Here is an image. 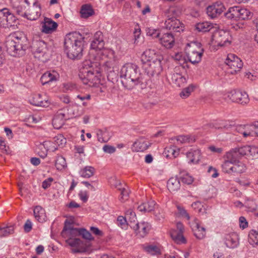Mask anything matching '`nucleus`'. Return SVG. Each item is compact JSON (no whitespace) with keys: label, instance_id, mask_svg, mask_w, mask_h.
Wrapping results in <instances>:
<instances>
[{"label":"nucleus","instance_id":"nucleus-31","mask_svg":"<svg viewBox=\"0 0 258 258\" xmlns=\"http://www.w3.org/2000/svg\"><path fill=\"white\" fill-rule=\"evenodd\" d=\"M216 24H214L209 22H203L199 23L196 25V29L200 32H207L213 29H216Z\"/></svg>","mask_w":258,"mask_h":258},{"label":"nucleus","instance_id":"nucleus-21","mask_svg":"<svg viewBox=\"0 0 258 258\" xmlns=\"http://www.w3.org/2000/svg\"><path fill=\"white\" fill-rule=\"evenodd\" d=\"M159 38L160 43L165 47L171 48L174 46L175 39L171 32L164 33Z\"/></svg>","mask_w":258,"mask_h":258},{"label":"nucleus","instance_id":"nucleus-34","mask_svg":"<svg viewBox=\"0 0 258 258\" xmlns=\"http://www.w3.org/2000/svg\"><path fill=\"white\" fill-rule=\"evenodd\" d=\"M7 20L6 21L4 28L13 27L15 28L18 24V19L9 10L7 14Z\"/></svg>","mask_w":258,"mask_h":258},{"label":"nucleus","instance_id":"nucleus-26","mask_svg":"<svg viewBox=\"0 0 258 258\" xmlns=\"http://www.w3.org/2000/svg\"><path fill=\"white\" fill-rule=\"evenodd\" d=\"M155 51L153 49H149L146 50L141 56V61L145 65L158 58Z\"/></svg>","mask_w":258,"mask_h":258},{"label":"nucleus","instance_id":"nucleus-49","mask_svg":"<svg viewBox=\"0 0 258 258\" xmlns=\"http://www.w3.org/2000/svg\"><path fill=\"white\" fill-rule=\"evenodd\" d=\"M9 13V9L4 8L0 10V25L4 28L6 20H7V14Z\"/></svg>","mask_w":258,"mask_h":258},{"label":"nucleus","instance_id":"nucleus-19","mask_svg":"<svg viewBox=\"0 0 258 258\" xmlns=\"http://www.w3.org/2000/svg\"><path fill=\"white\" fill-rule=\"evenodd\" d=\"M24 13L26 15L20 16L24 18H27L30 20H36L38 19L41 15L40 6L36 1V4L33 5L32 7L30 8L28 12H24Z\"/></svg>","mask_w":258,"mask_h":258},{"label":"nucleus","instance_id":"nucleus-36","mask_svg":"<svg viewBox=\"0 0 258 258\" xmlns=\"http://www.w3.org/2000/svg\"><path fill=\"white\" fill-rule=\"evenodd\" d=\"M194 235L199 239L204 238L206 235L205 228L200 226L199 224L195 222V225L192 227Z\"/></svg>","mask_w":258,"mask_h":258},{"label":"nucleus","instance_id":"nucleus-15","mask_svg":"<svg viewBox=\"0 0 258 258\" xmlns=\"http://www.w3.org/2000/svg\"><path fill=\"white\" fill-rule=\"evenodd\" d=\"M167 17L168 18L165 22L166 29L176 32L183 31L184 25L179 20L174 17H170L169 16Z\"/></svg>","mask_w":258,"mask_h":258},{"label":"nucleus","instance_id":"nucleus-60","mask_svg":"<svg viewBox=\"0 0 258 258\" xmlns=\"http://www.w3.org/2000/svg\"><path fill=\"white\" fill-rule=\"evenodd\" d=\"M119 190L121 191V197L119 200L121 202H124L128 197L129 192L124 186H121V189Z\"/></svg>","mask_w":258,"mask_h":258},{"label":"nucleus","instance_id":"nucleus-12","mask_svg":"<svg viewBox=\"0 0 258 258\" xmlns=\"http://www.w3.org/2000/svg\"><path fill=\"white\" fill-rule=\"evenodd\" d=\"M228 35V33L223 30H216L214 31L212 37V43L219 46H223L227 43H230Z\"/></svg>","mask_w":258,"mask_h":258},{"label":"nucleus","instance_id":"nucleus-54","mask_svg":"<svg viewBox=\"0 0 258 258\" xmlns=\"http://www.w3.org/2000/svg\"><path fill=\"white\" fill-rule=\"evenodd\" d=\"M109 182L112 186L117 188L118 190L121 189V186H122L121 183L119 180H117L116 177H111L110 178Z\"/></svg>","mask_w":258,"mask_h":258},{"label":"nucleus","instance_id":"nucleus-7","mask_svg":"<svg viewBox=\"0 0 258 258\" xmlns=\"http://www.w3.org/2000/svg\"><path fill=\"white\" fill-rule=\"evenodd\" d=\"M188 45L189 46L187 53L188 60L192 64L199 63L201 60L204 51L201 43L194 42L188 44Z\"/></svg>","mask_w":258,"mask_h":258},{"label":"nucleus","instance_id":"nucleus-46","mask_svg":"<svg viewBox=\"0 0 258 258\" xmlns=\"http://www.w3.org/2000/svg\"><path fill=\"white\" fill-rule=\"evenodd\" d=\"M195 87L193 85L191 84L187 87L184 88L182 91L180 93V96L183 98L185 99L187 98L194 91Z\"/></svg>","mask_w":258,"mask_h":258},{"label":"nucleus","instance_id":"nucleus-63","mask_svg":"<svg viewBox=\"0 0 258 258\" xmlns=\"http://www.w3.org/2000/svg\"><path fill=\"white\" fill-rule=\"evenodd\" d=\"M177 208L178 213L180 216L185 217L187 220H189L190 217L188 214L183 207L177 206Z\"/></svg>","mask_w":258,"mask_h":258},{"label":"nucleus","instance_id":"nucleus-39","mask_svg":"<svg viewBox=\"0 0 258 258\" xmlns=\"http://www.w3.org/2000/svg\"><path fill=\"white\" fill-rule=\"evenodd\" d=\"M246 169L245 165L239 161L233 163L232 174H240L244 172Z\"/></svg>","mask_w":258,"mask_h":258},{"label":"nucleus","instance_id":"nucleus-29","mask_svg":"<svg viewBox=\"0 0 258 258\" xmlns=\"http://www.w3.org/2000/svg\"><path fill=\"white\" fill-rule=\"evenodd\" d=\"M34 216L35 219L40 223H43L47 220L45 211L39 206H36L33 210Z\"/></svg>","mask_w":258,"mask_h":258},{"label":"nucleus","instance_id":"nucleus-48","mask_svg":"<svg viewBox=\"0 0 258 258\" xmlns=\"http://www.w3.org/2000/svg\"><path fill=\"white\" fill-rule=\"evenodd\" d=\"M248 241L251 245L258 244V232L255 230H251L249 235Z\"/></svg>","mask_w":258,"mask_h":258},{"label":"nucleus","instance_id":"nucleus-35","mask_svg":"<svg viewBox=\"0 0 258 258\" xmlns=\"http://www.w3.org/2000/svg\"><path fill=\"white\" fill-rule=\"evenodd\" d=\"M186 156L189 159L190 163H198L200 160L201 151L198 149H191L187 152Z\"/></svg>","mask_w":258,"mask_h":258},{"label":"nucleus","instance_id":"nucleus-5","mask_svg":"<svg viewBox=\"0 0 258 258\" xmlns=\"http://www.w3.org/2000/svg\"><path fill=\"white\" fill-rule=\"evenodd\" d=\"M29 48L35 57L45 62L49 59L50 54L47 44L40 39H33Z\"/></svg>","mask_w":258,"mask_h":258},{"label":"nucleus","instance_id":"nucleus-4","mask_svg":"<svg viewBox=\"0 0 258 258\" xmlns=\"http://www.w3.org/2000/svg\"><path fill=\"white\" fill-rule=\"evenodd\" d=\"M99 64L86 60L83 62L79 72V78L83 84L93 86L99 82L101 71Z\"/></svg>","mask_w":258,"mask_h":258},{"label":"nucleus","instance_id":"nucleus-10","mask_svg":"<svg viewBox=\"0 0 258 258\" xmlns=\"http://www.w3.org/2000/svg\"><path fill=\"white\" fill-rule=\"evenodd\" d=\"M11 6L14 12L18 15H26L24 11L26 7L24 4L27 6H30L31 4L35 5L36 0H10Z\"/></svg>","mask_w":258,"mask_h":258},{"label":"nucleus","instance_id":"nucleus-3","mask_svg":"<svg viewBox=\"0 0 258 258\" xmlns=\"http://www.w3.org/2000/svg\"><path fill=\"white\" fill-rule=\"evenodd\" d=\"M30 42L23 32H17L11 34L6 41L8 53L11 56L22 55L30 47Z\"/></svg>","mask_w":258,"mask_h":258},{"label":"nucleus","instance_id":"nucleus-42","mask_svg":"<svg viewBox=\"0 0 258 258\" xmlns=\"http://www.w3.org/2000/svg\"><path fill=\"white\" fill-rule=\"evenodd\" d=\"M66 107L68 108L67 113L68 118L67 119L76 117L80 115L79 113L78 106L76 104L69 105L68 106H66Z\"/></svg>","mask_w":258,"mask_h":258},{"label":"nucleus","instance_id":"nucleus-37","mask_svg":"<svg viewBox=\"0 0 258 258\" xmlns=\"http://www.w3.org/2000/svg\"><path fill=\"white\" fill-rule=\"evenodd\" d=\"M94 14L92 6L89 4L82 5L80 10L81 17L83 18H88Z\"/></svg>","mask_w":258,"mask_h":258},{"label":"nucleus","instance_id":"nucleus-23","mask_svg":"<svg viewBox=\"0 0 258 258\" xmlns=\"http://www.w3.org/2000/svg\"><path fill=\"white\" fill-rule=\"evenodd\" d=\"M64 111L59 109L55 114L53 120L52 125L54 128L60 129L64 124Z\"/></svg>","mask_w":258,"mask_h":258},{"label":"nucleus","instance_id":"nucleus-44","mask_svg":"<svg viewBox=\"0 0 258 258\" xmlns=\"http://www.w3.org/2000/svg\"><path fill=\"white\" fill-rule=\"evenodd\" d=\"M15 228L14 225L7 226L4 227H0V236L7 237L14 233Z\"/></svg>","mask_w":258,"mask_h":258},{"label":"nucleus","instance_id":"nucleus-14","mask_svg":"<svg viewBox=\"0 0 258 258\" xmlns=\"http://www.w3.org/2000/svg\"><path fill=\"white\" fill-rule=\"evenodd\" d=\"M228 96L233 102L243 105L247 104L249 101L248 96L246 92L238 90L231 91Z\"/></svg>","mask_w":258,"mask_h":258},{"label":"nucleus","instance_id":"nucleus-61","mask_svg":"<svg viewBox=\"0 0 258 258\" xmlns=\"http://www.w3.org/2000/svg\"><path fill=\"white\" fill-rule=\"evenodd\" d=\"M82 183L92 191H95L97 187V183L95 181H91V183L88 181H83Z\"/></svg>","mask_w":258,"mask_h":258},{"label":"nucleus","instance_id":"nucleus-1","mask_svg":"<svg viewBox=\"0 0 258 258\" xmlns=\"http://www.w3.org/2000/svg\"><path fill=\"white\" fill-rule=\"evenodd\" d=\"M144 75L140 73L139 68L135 64L127 63L124 64L120 72V77L123 86L128 90H131L136 86L141 89L146 86V80Z\"/></svg>","mask_w":258,"mask_h":258},{"label":"nucleus","instance_id":"nucleus-11","mask_svg":"<svg viewBox=\"0 0 258 258\" xmlns=\"http://www.w3.org/2000/svg\"><path fill=\"white\" fill-rule=\"evenodd\" d=\"M105 42L103 40V34L101 31L96 32L94 35L93 40L91 43V48L96 50H99L100 53L104 55L107 50L103 49L104 48Z\"/></svg>","mask_w":258,"mask_h":258},{"label":"nucleus","instance_id":"nucleus-25","mask_svg":"<svg viewBox=\"0 0 258 258\" xmlns=\"http://www.w3.org/2000/svg\"><path fill=\"white\" fill-rule=\"evenodd\" d=\"M57 26V23L51 19L45 18L42 26V31L46 34L51 33L55 30Z\"/></svg>","mask_w":258,"mask_h":258},{"label":"nucleus","instance_id":"nucleus-53","mask_svg":"<svg viewBox=\"0 0 258 258\" xmlns=\"http://www.w3.org/2000/svg\"><path fill=\"white\" fill-rule=\"evenodd\" d=\"M240 157L244 156H248L249 146H245L236 148Z\"/></svg>","mask_w":258,"mask_h":258},{"label":"nucleus","instance_id":"nucleus-40","mask_svg":"<svg viewBox=\"0 0 258 258\" xmlns=\"http://www.w3.org/2000/svg\"><path fill=\"white\" fill-rule=\"evenodd\" d=\"M56 80V76L51 74L49 72L45 73L40 78V81L43 85L48 84L53 81Z\"/></svg>","mask_w":258,"mask_h":258},{"label":"nucleus","instance_id":"nucleus-16","mask_svg":"<svg viewBox=\"0 0 258 258\" xmlns=\"http://www.w3.org/2000/svg\"><path fill=\"white\" fill-rule=\"evenodd\" d=\"M225 63L234 72H237L242 68V60L233 54H229L225 60Z\"/></svg>","mask_w":258,"mask_h":258},{"label":"nucleus","instance_id":"nucleus-8","mask_svg":"<svg viewBox=\"0 0 258 258\" xmlns=\"http://www.w3.org/2000/svg\"><path fill=\"white\" fill-rule=\"evenodd\" d=\"M72 247V251L74 253H83L89 250L90 244L89 242L83 241L79 238L70 239L66 240Z\"/></svg>","mask_w":258,"mask_h":258},{"label":"nucleus","instance_id":"nucleus-30","mask_svg":"<svg viewBox=\"0 0 258 258\" xmlns=\"http://www.w3.org/2000/svg\"><path fill=\"white\" fill-rule=\"evenodd\" d=\"M216 128L223 130L225 132L232 133L234 135H237L236 134H238L239 131L238 128H239V125H235L230 122H225L222 124L220 126Z\"/></svg>","mask_w":258,"mask_h":258},{"label":"nucleus","instance_id":"nucleus-20","mask_svg":"<svg viewBox=\"0 0 258 258\" xmlns=\"http://www.w3.org/2000/svg\"><path fill=\"white\" fill-rule=\"evenodd\" d=\"M255 122L251 124H240L238 128V135L244 138L255 137Z\"/></svg>","mask_w":258,"mask_h":258},{"label":"nucleus","instance_id":"nucleus-28","mask_svg":"<svg viewBox=\"0 0 258 258\" xmlns=\"http://www.w3.org/2000/svg\"><path fill=\"white\" fill-rule=\"evenodd\" d=\"M30 103L35 106L47 107L49 105L48 100H43L40 94L34 95L29 100Z\"/></svg>","mask_w":258,"mask_h":258},{"label":"nucleus","instance_id":"nucleus-47","mask_svg":"<svg viewBox=\"0 0 258 258\" xmlns=\"http://www.w3.org/2000/svg\"><path fill=\"white\" fill-rule=\"evenodd\" d=\"M78 234L81 235L83 238L86 240H91L94 239L91 233L85 228H78L77 234Z\"/></svg>","mask_w":258,"mask_h":258},{"label":"nucleus","instance_id":"nucleus-9","mask_svg":"<svg viewBox=\"0 0 258 258\" xmlns=\"http://www.w3.org/2000/svg\"><path fill=\"white\" fill-rule=\"evenodd\" d=\"M162 57L159 56L158 58L144 65V68L149 75L154 76L159 75L162 71L161 61Z\"/></svg>","mask_w":258,"mask_h":258},{"label":"nucleus","instance_id":"nucleus-52","mask_svg":"<svg viewBox=\"0 0 258 258\" xmlns=\"http://www.w3.org/2000/svg\"><path fill=\"white\" fill-rule=\"evenodd\" d=\"M146 33L148 36H151L153 38H159L161 35L159 30L151 28H148L146 30Z\"/></svg>","mask_w":258,"mask_h":258},{"label":"nucleus","instance_id":"nucleus-58","mask_svg":"<svg viewBox=\"0 0 258 258\" xmlns=\"http://www.w3.org/2000/svg\"><path fill=\"white\" fill-rule=\"evenodd\" d=\"M182 182L187 184H190L194 181V178L189 174H186L181 177Z\"/></svg>","mask_w":258,"mask_h":258},{"label":"nucleus","instance_id":"nucleus-64","mask_svg":"<svg viewBox=\"0 0 258 258\" xmlns=\"http://www.w3.org/2000/svg\"><path fill=\"white\" fill-rule=\"evenodd\" d=\"M53 181V178L52 177H49L46 179L42 182V187L46 189L51 185L52 182Z\"/></svg>","mask_w":258,"mask_h":258},{"label":"nucleus","instance_id":"nucleus-50","mask_svg":"<svg viewBox=\"0 0 258 258\" xmlns=\"http://www.w3.org/2000/svg\"><path fill=\"white\" fill-rule=\"evenodd\" d=\"M55 167L58 170L61 171L64 169V158L59 156L55 161Z\"/></svg>","mask_w":258,"mask_h":258},{"label":"nucleus","instance_id":"nucleus-56","mask_svg":"<svg viewBox=\"0 0 258 258\" xmlns=\"http://www.w3.org/2000/svg\"><path fill=\"white\" fill-rule=\"evenodd\" d=\"M145 249L147 252L153 255L160 252L159 249L155 245H149L146 246Z\"/></svg>","mask_w":258,"mask_h":258},{"label":"nucleus","instance_id":"nucleus-43","mask_svg":"<svg viewBox=\"0 0 258 258\" xmlns=\"http://www.w3.org/2000/svg\"><path fill=\"white\" fill-rule=\"evenodd\" d=\"M95 172V169L94 167L90 166H87L84 168L82 169L79 173L81 176L84 178H90L92 176Z\"/></svg>","mask_w":258,"mask_h":258},{"label":"nucleus","instance_id":"nucleus-18","mask_svg":"<svg viewBox=\"0 0 258 258\" xmlns=\"http://www.w3.org/2000/svg\"><path fill=\"white\" fill-rule=\"evenodd\" d=\"M180 69V67H176L170 75L172 83L177 87L182 86L186 81L185 78L181 74Z\"/></svg>","mask_w":258,"mask_h":258},{"label":"nucleus","instance_id":"nucleus-17","mask_svg":"<svg viewBox=\"0 0 258 258\" xmlns=\"http://www.w3.org/2000/svg\"><path fill=\"white\" fill-rule=\"evenodd\" d=\"M223 4L217 2L207 8V13L211 18L214 19L220 16L225 10Z\"/></svg>","mask_w":258,"mask_h":258},{"label":"nucleus","instance_id":"nucleus-59","mask_svg":"<svg viewBox=\"0 0 258 258\" xmlns=\"http://www.w3.org/2000/svg\"><path fill=\"white\" fill-rule=\"evenodd\" d=\"M117 225L122 229H125L127 227L125 218L123 216H118L117 219Z\"/></svg>","mask_w":258,"mask_h":258},{"label":"nucleus","instance_id":"nucleus-13","mask_svg":"<svg viewBox=\"0 0 258 258\" xmlns=\"http://www.w3.org/2000/svg\"><path fill=\"white\" fill-rule=\"evenodd\" d=\"M177 230L172 229L170 231V236L172 239L177 244H184L186 240L183 235L184 226L183 224L178 222L176 223Z\"/></svg>","mask_w":258,"mask_h":258},{"label":"nucleus","instance_id":"nucleus-38","mask_svg":"<svg viewBox=\"0 0 258 258\" xmlns=\"http://www.w3.org/2000/svg\"><path fill=\"white\" fill-rule=\"evenodd\" d=\"M155 205V201L151 200L139 206L138 209L141 212H150L154 210Z\"/></svg>","mask_w":258,"mask_h":258},{"label":"nucleus","instance_id":"nucleus-55","mask_svg":"<svg viewBox=\"0 0 258 258\" xmlns=\"http://www.w3.org/2000/svg\"><path fill=\"white\" fill-rule=\"evenodd\" d=\"M64 139V138L62 134H59L54 138L55 144L57 145L60 148H63L64 147V144L63 143Z\"/></svg>","mask_w":258,"mask_h":258},{"label":"nucleus","instance_id":"nucleus-41","mask_svg":"<svg viewBox=\"0 0 258 258\" xmlns=\"http://www.w3.org/2000/svg\"><path fill=\"white\" fill-rule=\"evenodd\" d=\"M240 158L236 148L228 152L225 156V158L233 163L239 161Z\"/></svg>","mask_w":258,"mask_h":258},{"label":"nucleus","instance_id":"nucleus-45","mask_svg":"<svg viewBox=\"0 0 258 258\" xmlns=\"http://www.w3.org/2000/svg\"><path fill=\"white\" fill-rule=\"evenodd\" d=\"M233 163L225 158V161L222 165L223 171L228 174H232Z\"/></svg>","mask_w":258,"mask_h":258},{"label":"nucleus","instance_id":"nucleus-57","mask_svg":"<svg viewBox=\"0 0 258 258\" xmlns=\"http://www.w3.org/2000/svg\"><path fill=\"white\" fill-rule=\"evenodd\" d=\"M248 156L258 158V147L249 146Z\"/></svg>","mask_w":258,"mask_h":258},{"label":"nucleus","instance_id":"nucleus-24","mask_svg":"<svg viewBox=\"0 0 258 258\" xmlns=\"http://www.w3.org/2000/svg\"><path fill=\"white\" fill-rule=\"evenodd\" d=\"M238 235L237 233L233 232L227 234L225 237V243L227 247L234 248L238 245Z\"/></svg>","mask_w":258,"mask_h":258},{"label":"nucleus","instance_id":"nucleus-2","mask_svg":"<svg viewBox=\"0 0 258 258\" xmlns=\"http://www.w3.org/2000/svg\"><path fill=\"white\" fill-rule=\"evenodd\" d=\"M85 37L79 32L74 31L66 35V50L69 58L79 60L83 55Z\"/></svg>","mask_w":258,"mask_h":258},{"label":"nucleus","instance_id":"nucleus-62","mask_svg":"<svg viewBox=\"0 0 258 258\" xmlns=\"http://www.w3.org/2000/svg\"><path fill=\"white\" fill-rule=\"evenodd\" d=\"M190 138L188 136H179L176 138L177 141L181 144L189 143L190 142Z\"/></svg>","mask_w":258,"mask_h":258},{"label":"nucleus","instance_id":"nucleus-6","mask_svg":"<svg viewBox=\"0 0 258 258\" xmlns=\"http://www.w3.org/2000/svg\"><path fill=\"white\" fill-rule=\"evenodd\" d=\"M253 13L248 9L239 6L230 7L225 13L226 18L234 20H248L251 19Z\"/></svg>","mask_w":258,"mask_h":258},{"label":"nucleus","instance_id":"nucleus-33","mask_svg":"<svg viewBox=\"0 0 258 258\" xmlns=\"http://www.w3.org/2000/svg\"><path fill=\"white\" fill-rule=\"evenodd\" d=\"M149 142L143 138L137 140L134 144V147L137 152H143L147 150L150 146Z\"/></svg>","mask_w":258,"mask_h":258},{"label":"nucleus","instance_id":"nucleus-27","mask_svg":"<svg viewBox=\"0 0 258 258\" xmlns=\"http://www.w3.org/2000/svg\"><path fill=\"white\" fill-rule=\"evenodd\" d=\"M133 229L137 235L144 237L148 233L150 228L148 223L143 222L136 223L133 227Z\"/></svg>","mask_w":258,"mask_h":258},{"label":"nucleus","instance_id":"nucleus-22","mask_svg":"<svg viewBox=\"0 0 258 258\" xmlns=\"http://www.w3.org/2000/svg\"><path fill=\"white\" fill-rule=\"evenodd\" d=\"M75 218L74 216L66 215V235L77 234V228L74 227Z\"/></svg>","mask_w":258,"mask_h":258},{"label":"nucleus","instance_id":"nucleus-51","mask_svg":"<svg viewBox=\"0 0 258 258\" xmlns=\"http://www.w3.org/2000/svg\"><path fill=\"white\" fill-rule=\"evenodd\" d=\"M119 77L117 72L114 71H110L107 75L108 80L113 83H116L118 81Z\"/></svg>","mask_w":258,"mask_h":258},{"label":"nucleus","instance_id":"nucleus-32","mask_svg":"<svg viewBox=\"0 0 258 258\" xmlns=\"http://www.w3.org/2000/svg\"><path fill=\"white\" fill-rule=\"evenodd\" d=\"M167 184L168 189L171 192L177 191L180 187V181L176 177H171L167 181Z\"/></svg>","mask_w":258,"mask_h":258}]
</instances>
